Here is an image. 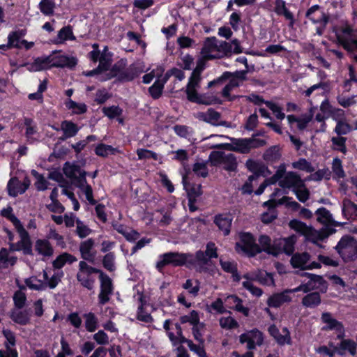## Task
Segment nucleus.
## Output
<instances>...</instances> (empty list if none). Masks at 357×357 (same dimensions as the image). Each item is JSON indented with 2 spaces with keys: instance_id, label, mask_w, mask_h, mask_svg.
<instances>
[{
  "instance_id": "37998d69",
  "label": "nucleus",
  "mask_w": 357,
  "mask_h": 357,
  "mask_svg": "<svg viewBox=\"0 0 357 357\" xmlns=\"http://www.w3.org/2000/svg\"><path fill=\"white\" fill-rule=\"evenodd\" d=\"M347 138L344 137H333L331 142L333 144V149L334 151L346 154L347 153V148L346 146Z\"/></svg>"
},
{
  "instance_id": "338daca9",
  "label": "nucleus",
  "mask_w": 357,
  "mask_h": 357,
  "mask_svg": "<svg viewBox=\"0 0 357 357\" xmlns=\"http://www.w3.org/2000/svg\"><path fill=\"white\" fill-rule=\"evenodd\" d=\"M220 326L225 329H234L239 326L238 321L233 317L229 316L227 317H221L220 319Z\"/></svg>"
},
{
  "instance_id": "72a5a7b5",
  "label": "nucleus",
  "mask_w": 357,
  "mask_h": 357,
  "mask_svg": "<svg viewBox=\"0 0 357 357\" xmlns=\"http://www.w3.org/2000/svg\"><path fill=\"white\" fill-rule=\"evenodd\" d=\"M97 204L96 200L93 197L92 188H91V206L96 205L95 206V213L98 219L102 223H105L107 220V215L106 214L105 206L102 204Z\"/></svg>"
},
{
  "instance_id": "1a4fd4ad",
  "label": "nucleus",
  "mask_w": 357,
  "mask_h": 357,
  "mask_svg": "<svg viewBox=\"0 0 357 357\" xmlns=\"http://www.w3.org/2000/svg\"><path fill=\"white\" fill-rule=\"evenodd\" d=\"M236 252L240 250L250 257H253L259 254V246L255 243V239L250 232H243L240 234V242L235 245Z\"/></svg>"
},
{
  "instance_id": "aec40b11",
  "label": "nucleus",
  "mask_w": 357,
  "mask_h": 357,
  "mask_svg": "<svg viewBox=\"0 0 357 357\" xmlns=\"http://www.w3.org/2000/svg\"><path fill=\"white\" fill-rule=\"evenodd\" d=\"M342 213L347 220H355L357 219V204L349 199H344L342 206Z\"/></svg>"
},
{
  "instance_id": "a211bd4d",
  "label": "nucleus",
  "mask_w": 357,
  "mask_h": 357,
  "mask_svg": "<svg viewBox=\"0 0 357 357\" xmlns=\"http://www.w3.org/2000/svg\"><path fill=\"white\" fill-rule=\"evenodd\" d=\"M291 301V297L287 295V291L284 290L282 292L274 293L270 296L266 301V304L269 307L278 308L284 303Z\"/></svg>"
},
{
  "instance_id": "c03bdc74",
  "label": "nucleus",
  "mask_w": 357,
  "mask_h": 357,
  "mask_svg": "<svg viewBox=\"0 0 357 357\" xmlns=\"http://www.w3.org/2000/svg\"><path fill=\"white\" fill-rule=\"evenodd\" d=\"M259 253L264 252L268 255H271L272 240L271 237L266 234H261L259 239Z\"/></svg>"
},
{
  "instance_id": "e433bc0d",
  "label": "nucleus",
  "mask_w": 357,
  "mask_h": 357,
  "mask_svg": "<svg viewBox=\"0 0 357 357\" xmlns=\"http://www.w3.org/2000/svg\"><path fill=\"white\" fill-rule=\"evenodd\" d=\"M17 261L14 256H10L9 251L6 248L0 250V269L6 268L9 266H13Z\"/></svg>"
},
{
  "instance_id": "2f4dec72",
  "label": "nucleus",
  "mask_w": 357,
  "mask_h": 357,
  "mask_svg": "<svg viewBox=\"0 0 357 357\" xmlns=\"http://www.w3.org/2000/svg\"><path fill=\"white\" fill-rule=\"evenodd\" d=\"M35 250L39 255L44 257H50L53 254V248L47 240H37L35 243Z\"/></svg>"
},
{
  "instance_id": "f3484780",
  "label": "nucleus",
  "mask_w": 357,
  "mask_h": 357,
  "mask_svg": "<svg viewBox=\"0 0 357 357\" xmlns=\"http://www.w3.org/2000/svg\"><path fill=\"white\" fill-rule=\"evenodd\" d=\"M305 16L312 22H328L329 17L324 9L319 5L311 6L306 12Z\"/></svg>"
},
{
  "instance_id": "412c9836",
  "label": "nucleus",
  "mask_w": 357,
  "mask_h": 357,
  "mask_svg": "<svg viewBox=\"0 0 357 357\" xmlns=\"http://www.w3.org/2000/svg\"><path fill=\"white\" fill-rule=\"evenodd\" d=\"M321 319L323 323L327 324L323 328V330H335L337 332L343 331L344 326L342 323L333 318L330 312H323Z\"/></svg>"
},
{
  "instance_id": "8fccbe9b",
  "label": "nucleus",
  "mask_w": 357,
  "mask_h": 357,
  "mask_svg": "<svg viewBox=\"0 0 357 357\" xmlns=\"http://www.w3.org/2000/svg\"><path fill=\"white\" fill-rule=\"evenodd\" d=\"M199 86L186 85L185 94L188 100L192 103L198 104L200 102V93H198L197 88Z\"/></svg>"
},
{
  "instance_id": "2eb2a0df",
  "label": "nucleus",
  "mask_w": 357,
  "mask_h": 357,
  "mask_svg": "<svg viewBox=\"0 0 357 357\" xmlns=\"http://www.w3.org/2000/svg\"><path fill=\"white\" fill-rule=\"evenodd\" d=\"M24 124L26 127L25 136L28 144H32L39 142L40 135L34 121L31 118L25 117Z\"/></svg>"
},
{
  "instance_id": "9b49d317",
  "label": "nucleus",
  "mask_w": 357,
  "mask_h": 357,
  "mask_svg": "<svg viewBox=\"0 0 357 357\" xmlns=\"http://www.w3.org/2000/svg\"><path fill=\"white\" fill-rule=\"evenodd\" d=\"M26 34L24 29L17 30L11 32L8 36V44L7 45H3L2 47H16V48H24L29 50L34 45L33 42H28L25 40H21V38Z\"/></svg>"
},
{
  "instance_id": "0eeeda50",
  "label": "nucleus",
  "mask_w": 357,
  "mask_h": 357,
  "mask_svg": "<svg viewBox=\"0 0 357 357\" xmlns=\"http://www.w3.org/2000/svg\"><path fill=\"white\" fill-rule=\"evenodd\" d=\"M98 274L100 282V293L98 294V303L105 305L109 301L110 296L114 291V284L110 277L102 270L91 266V274Z\"/></svg>"
},
{
  "instance_id": "13d9d810",
  "label": "nucleus",
  "mask_w": 357,
  "mask_h": 357,
  "mask_svg": "<svg viewBox=\"0 0 357 357\" xmlns=\"http://www.w3.org/2000/svg\"><path fill=\"white\" fill-rule=\"evenodd\" d=\"M203 70L204 67L199 64H197L196 68L192 70L187 84L199 86V82L201 81V73Z\"/></svg>"
},
{
  "instance_id": "6e6d98bb",
  "label": "nucleus",
  "mask_w": 357,
  "mask_h": 357,
  "mask_svg": "<svg viewBox=\"0 0 357 357\" xmlns=\"http://www.w3.org/2000/svg\"><path fill=\"white\" fill-rule=\"evenodd\" d=\"M102 112L109 119H114L122 114L123 109L119 106L112 105L102 107Z\"/></svg>"
},
{
  "instance_id": "58836bf2",
  "label": "nucleus",
  "mask_w": 357,
  "mask_h": 357,
  "mask_svg": "<svg viewBox=\"0 0 357 357\" xmlns=\"http://www.w3.org/2000/svg\"><path fill=\"white\" fill-rule=\"evenodd\" d=\"M223 169L228 172H236L238 167L236 157L233 153L225 154L222 162Z\"/></svg>"
},
{
  "instance_id": "f03ea898",
  "label": "nucleus",
  "mask_w": 357,
  "mask_h": 357,
  "mask_svg": "<svg viewBox=\"0 0 357 357\" xmlns=\"http://www.w3.org/2000/svg\"><path fill=\"white\" fill-rule=\"evenodd\" d=\"M126 66L127 59H121L114 65H111L107 71L102 73V74H96L95 76L101 82L116 78L117 82L123 83L132 82L139 77L142 72L135 64H131L128 68H126Z\"/></svg>"
},
{
  "instance_id": "79ce46f5",
  "label": "nucleus",
  "mask_w": 357,
  "mask_h": 357,
  "mask_svg": "<svg viewBox=\"0 0 357 357\" xmlns=\"http://www.w3.org/2000/svg\"><path fill=\"white\" fill-rule=\"evenodd\" d=\"M200 116L204 121L213 125H216L221 117L220 113L213 108H208L206 113H201Z\"/></svg>"
},
{
  "instance_id": "ea45409f",
  "label": "nucleus",
  "mask_w": 357,
  "mask_h": 357,
  "mask_svg": "<svg viewBox=\"0 0 357 357\" xmlns=\"http://www.w3.org/2000/svg\"><path fill=\"white\" fill-rule=\"evenodd\" d=\"M331 168L334 179L344 178L346 176V174L342 166V162L339 158L336 157L333 158Z\"/></svg>"
},
{
  "instance_id": "680f3d73",
  "label": "nucleus",
  "mask_w": 357,
  "mask_h": 357,
  "mask_svg": "<svg viewBox=\"0 0 357 357\" xmlns=\"http://www.w3.org/2000/svg\"><path fill=\"white\" fill-rule=\"evenodd\" d=\"M192 172L196 176L206 178L208 175V169L206 162H195L192 166Z\"/></svg>"
},
{
  "instance_id": "052dcab7",
  "label": "nucleus",
  "mask_w": 357,
  "mask_h": 357,
  "mask_svg": "<svg viewBox=\"0 0 357 357\" xmlns=\"http://www.w3.org/2000/svg\"><path fill=\"white\" fill-rule=\"evenodd\" d=\"M315 213L317 215V221L319 222L328 224L332 220V214L324 207L318 208Z\"/></svg>"
},
{
  "instance_id": "603ef678",
  "label": "nucleus",
  "mask_w": 357,
  "mask_h": 357,
  "mask_svg": "<svg viewBox=\"0 0 357 357\" xmlns=\"http://www.w3.org/2000/svg\"><path fill=\"white\" fill-rule=\"evenodd\" d=\"M296 241V236L291 235L287 238H283V250L282 253L288 256L292 255L295 250V243Z\"/></svg>"
},
{
  "instance_id": "864d4df0",
  "label": "nucleus",
  "mask_w": 357,
  "mask_h": 357,
  "mask_svg": "<svg viewBox=\"0 0 357 357\" xmlns=\"http://www.w3.org/2000/svg\"><path fill=\"white\" fill-rule=\"evenodd\" d=\"M26 285L33 290H44L47 287V283L38 279L36 277H30L25 280Z\"/></svg>"
},
{
  "instance_id": "a878e982",
  "label": "nucleus",
  "mask_w": 357,
  "mask_h": 357,
  "mask_svg": "<svg viewBox=\"0 0 357 357\" xmlns=\"http://www.w3.org/2000/svg\"><path fill=\"white\" fill-rule=\"evenodd\" d=\"M10 317L15 323L20 325H26L30 321L29 312L18 308L11 310Z\"/></svg>"
},
{
  "instance_id": "49530a36",
  "label": "nucleus",
  "mask_w": 357,
  "mask_h": 357,
  "mask_svg": "<svg viewBox=\"0 0 357 357\" xmlns=\"http://www.w3.org/2000/svg\"><path fill=\"white\" fill-rule=\"evenodd\" d=\"M200 102L199 105H211L222 104V100L212 93H200Z\"/></svg>"
},
{
  "instance_id": "de8ad7c7",
  "label": "nucleus",
  "mask_w": 357,
  "mask_h": 357,
  "mask_svg": "<svg viewBox=\"0 0 357 357\" xmlns=\"http://www.w3.org/2000/svg\"><path fill=\"white\" fill-rule=\"evenodd\" d=\"M61 129L66 138L75 136L78 131L77 125L68 121H63L61 123Z\"/></svg>"
},
{
  "instance_id": "c85d7f7f",
  "label": "nucleus",
  "mask_w": 357,
  "mask_h": 357,
  "mask_svg": "<svg viewBox=\"0 0 357 357\" xmlns=\"http://www.w3.org/2000/svg\"><path fill=\"white\" fill-rule=\"evenodd\" d=\"M274 11L278 15L284 16L289 22H295L293 13L286 7L284 0H275Z\"/></svg>"
},
{
  "instance_id": "6e6552de",
  "label": "nucleus",
  "mask_w": 357,
  "mask_h": 357,
  "mask_svg": "<svg viewBox=\"0 0 357 357\" xmlns=\"http://www.w3.org/2000/svg\"><path fill=\"white\" fill-rule=\"evenodd\" d=\"M317 351L319 353H323L329 357H333L336 354L342 356L346 354L347 351H348L351 356H355L357 354V344L356 342L351 339H343L338 344L337 347H334V349H331L328 347L323 345L319 347Z\"/></svg>"
},
{
  "instance_id": "09e8293b",
  "label": "nucleus",
  "mask_w": 357,
  "mask_h": 357,
  "mask_svg": "<svg viewBox=\"0 0 357 357\" xmlns=\"http://www.w3.org/2000/svg\"><path fill=\"white\" fill-rule=\"evenodd\" d=\"M292 167L298 170L305 171L307 173H312L314 171V167L312 165L311 162L303 158H299L297 161L293 162Z\"/></svg>"
},
{
  "instance_id": "9d476101",
  "label": "nucleus",
  "mask_w": 357,
  "mask_h": 357,
  "mask_svg": "<svg viewBox=\"0 0 357 357\" xmlns=\"http://www.w3.org/2000/svg\"><path fill=\"white\" fill-rule=\"evenodd\" d=\"M51 66L56 68H74L77 63V60L74 56H69L63 54L61 51H54L50 55Z\"/></svg>"
},
{
  "instance_id": "423d86ee",
  "label": "nucleus",
  "mask_w": 357,
  "mask_h": 357,
  "mask_svg": "<svg viewBox=\"0 0 357 357\" xmlns=\"http://www.w3.org/2000/svg\"><path fill=\"white\" fill-rule=\"evenodd\" d=\"M335 250L346 263L357 259V240L351 235H344L335 247Z\"/></svg>"
},
{
  "instance_id": "20e7f679",
  "label": "nucleus",
  "mask_w": 357,
  "mask_h": 357,
  "mask_svg": "<svg viewBox=\"0 0 357 357\" xmlns=\"http://www.w3.org/2000/svg\"><path fill=\"white\" fill-rule=\"evenodd\" d=\"M65 175L70 178L72 183L80 189L86 200L89 201V185L87 184L86 174L78 165L66 162L63 167Z\"/></svg>"
},
{
  "instance_id": "b1692460",
  "label": "nucleus",
  "mask_w": 357,
  "mask_h": 357,
  "mask_svg": "<svg viewBox=\"0 0 357 357\" xmlns=\"http://www.w3.org/2000/svg\"><path fill=\"white\" fill-rule=\"evenodd\" d=\"M252 281L259 282L262 285L275 286L273 275L271 273L259 270L252 275Z\"/></svg>"
},
{
  "instance_id": "f704fd0d",
  "label": "nucleus",
  "mask_w": 357,
  "mask_h": 357,
  "mask_svg": "<svg viewBox=\"0 0 357 357\" xmlns=\"http://www.w3.org/2000/svg\"><path fill=\"white\" fill-rule=\"evenodd\" d=\"M77 261V259L73 255L63 252L59 255L52 262L53 267L56 269L61 268L66 264H72Z\"/></svg>"
},
{
  "instance_id": "774afa93",
  "label": "nucleus",
  "mask_w": 357,
  "mask_h": 357,
  "mask_svg": "<svg viewBox=\"0 0 357 357\" xmlns=\"http://www.w3.org/2000/svg\"><path fill=\"white\" fill-rule=\"evenodd\" d=\"M296 198L299 202L305 203L310 198V191L306 187L305 182L304 183V187H300L293 191Z\"/></svg>"
},
{
  "instance_id": "cd10ccee",
  "label": "nucleus",
  "mask_w": 357,
  "mask_h": 357,
  "mask_svg": "<svg viewBox=\"0 0 357 357\" xmlns=\"http://www.w3.org/2000/svg\"><path fill=\"white\" fill-rule=\"evenodd\" d=\"M245 166L248 170L255 174L256 177L263 175L266 170L269 172L268 167L264 164L252 159L247 160Z\"/></svg>"
},
{
  "instance_id": "4c0bfd02",
  "label": "nucleus",
  "mask_w": 357,
  "mask_h": 357,
  "mask_svg": "<svg viewBox=\"0 0 357 357\" xmlns=\"http://www.w3.org/2000/svg\"><path fill=\"white\" fill-rule=\"evenodd\" d=\"M66 109L73 114H81L87 111V106L84 103H79L73 101L70 98L67 99L64 102Z\"/></svg>"
},
{
  "instance_id": "a19ab883",
  "label": "nucleus",
  "mask_w": 357,
  "mask_h": 357,
  "mask_svg": "<svg viewBox=\"0 0 357 357\" xmlns=\"http://www.w3.org/2000/svg\"><path fill=\"white\" fill-rule=\"evenodd\" d=\"M275 204L276 206L285 205L287 208H291L294 211H297L301 207L300 204L289 196H284L278 200H275Z\"/></svg>"
},
{
  "instance_id": "5fc2aeb1",
  "label": "nucleus",
  "mask_w": 357,
  "mask_h": 357,
  "mask_svg": "<svg viewBox=\"0 0 357 357\" xmlns=\"http://www.w3.org/2000/svg\"><path fill=\"white\" fill-rule=\"evenodd\" d=\"M164 87L165 86L159 82V80H155L149 88V93L153 100H158L162 96Z\"/></svg>"
},
{
  "instance_id": "39448f33",
  "label": "nucleus",
  "mask_w": 357,
  "mask_h": 357,
  "mask_svg": "<svg viewBox=\"0 0 357 357\" xmlns=\"http://www.w3.org/2000/svg\"><path fill=\"white\" fill-rule=\"evenodd\" d=\"M12 212V208L8 207L6 209H3L2 211V214L4 216H9L10 220L13 222V225L15 226L17 231L18 232L20 241H18L17 243H10V249L12 251H20V250H24L25 252H27L28 250H30V238L28 232L26 231V229L24 228L22 224L21 223L20 220L15 217L14 215L10 214Z\"/></svg>"
},
{
  "instance_id": "5701e85b",
  "label": "nucleus",
  "mask_w": 357,
  "mask_h": 357,
  "mask_svg": "<svg viewBox=\"0 0 357 357\" xmlns=\"http://www.w3.org/2000/svg\"><path fill=\"white\" fill-rule=\"evenodd\" d=\"M310 259V255L307 252L296 253L292 255L290 263L293 268L304 271L305 270L306 264Z\"/></svg>"
},
{
  "instance_id": "c756f323",
  "label": "nucleus",
  "mask_w": 357,
  "mask_h": 357,
  "mask_svg": "<svg viewBox=\"0 0 357 357\" xmlns=\"http://www.w3.org/2000/svg\"><path fill=\"white\" fill-rule=\"evenodd\" d=\"M321 298L319 292L314 291L307 294L302 299L303 306L314 308L321 304Z\"/></svg>"
},
{
  "instance_id": "7c9ffc66",
  "label": "nucleus",
  "mask_w": 357,
  "mask_h": 357,
  "mask_svg": "<svg viewBox=\"0 0 357 357\" xmlns=\"http://www.w3.org/2000/svg\"><path fill=\"white\" fill-rule=\"evenodd\" d=\"M229 139L235 145V148L233 149L234 152L241 154H248L250 153L248 138L229 137Z\"/></svg>"
},
{
  "instance_id": "4d7b16f0",
  "label": "nucleus",
  "mask_w": 357,
  "mask_h": 357,
  "mask_svg": "<svg viewBox=\"0 0 357 357\" xmlns=\"http://www.w3.org/2000/svg\"><path fill=\"white\" fill-rule=\"evenodd\" d=\"M115 255L113 252L107 253L102 259L103 267L109 272H113L116 270L115 266Z\"/></svg>"
},
{
  "instance_id": "f8f14e48",
  "label": "nucleus",
  "mask_w": 357,
  "mask_h": 357,
  "mask_svg": "<svg viewBox=\"0 0 357 357\" xmlns=\"http://www.w3.org/2000/svg\"><path fill=\"white\" fill-rule=\"evenodd\" d=\"M305 180L296 172L289 171L286 174L285 177L279 181V186L283 189L291 190L292 192L296 188L304 187Z\"/></svg>"
},
{
  "instance_id": "a18cd8bd",
  "label": "nucleus",
  "mask_w": 357,
  "mask_h": 357,
  "mask_svg": "<svg viewBox=\"0 0 357 357\" xmlns=\"http://www.w3.org/2000/svg\"><path fill=\"white\" fill-rule=\"evenodd\" d=\"M352 130L351 126L345 121L344 119L337 120L336 126L334 128V132L339 137H343L349 133Z\"/></svg>"
},
{
  "instance_id": "bb28decb",
  "label": "nucleus",
  "mask_w": 357,
  "mask_h": 357,
  "mask_svg": "<svg viewBox=\"0 0 357 357\" xmlns=\"http://www.w3.org/2000/svg\"><path fill=\"white\" fill-rule=\"evenodd\" d=\"M50 55L47 56L38 57L33 63L29 64V70L31 71H40L51 68Z\"/></svg>"
},
{
  "instance_id": "7ed1b4c3",
  "label": "nucleus",
  "mask_w": 357,
  "mask_h": 357,
  "mask_svg": "<svg viewBox=\"0 0 357 357\" xmlns=\"http://www.w3.org/2000/svg\"><path fill=\"white\" fill-rule=\"evenodd\" d=\"M93 50L91 51V61L96 63L99 62L98 66L91 70V77H94L96 74H102L107 71L111 66L113 61L114 54L109 51L108 47L103 46V49L100 50L98 43L91 45Z\"/></svg>"
},
{
  "instance_id": "4468645a",
  "label": "nucleus",
  "mask_w": 357,
  "mask_h": 357,
  "mask_svg": "<svg viewBox=\"0 0 357 357\" xmlns=\"http://www.w3.org/2000/svg\"><path fill=\"white\" fill-rule=\"evenodd\" d=\"M226 306L233 310L243 314L245 317L250 314V309L243 305V300L236 294L227 296L225 300Z\"/></svg>"
},
{
  "instance_id": "dca6fc26",
  "label": "nucleus",
  "mask_w": 357,
  "mask_h": 357,
  "mask_svg": "<svg viewBox=\"0 0 357 357\" xmlns=\"http://www.w3.org/2000/svg\"><path fill=\"white\" fill-rule=\"evenodd\" d=\"M218 41L215 37L207 38L204 42L202 53L207 60H213L215 59L222 58V55L220 54H212L213 52L217 50Z\"/></svg>"
},
{
  "instance_id": "69168bd1",
  "label": "nucleus",
  "mask_w": 357,
  "mask_h": 357,
  "mask_svg": "<svg viewBox=\"0 0 357 357\" xmlns=\"http://www.w3.org/2000/svg\"><path fill=\"white\" fill-rule=\"evenodd\" d=\"M39 7L43 14L50 15L54 13L55 3L54 0H42L39 3Z\"/></svg>"
},
{
  "instance_id": "6ab92c4d",
  "label": "nucleus",
  "mask_w": 357,
  "mask_h": 357,
  "mask_svg": "<svg viewBox=\"0 0 357 357\" xmlns=\"http://www.w3.org/2000/svg\"><path fill=\"white\" fill-rule=\"evenodd\" d=\"M232 218L230 215L226 213H219L214 217L213 222L221 230L225 236L230 233Z\"/></svg>"
},
{
  "instance_id": "bf43d9fd",
  "label": "nucleus",
  "mask_w": 357,
  "mask_h": 357,
  "mask_svg": "<svg viewBox=\"0 0 357 357\" xmlns=\"http://www.w3.org/2000/svg\"><path fill=\"white\" fill-rule=\"evenodd\" d=\"M32 174L36 177L35 186L38 191H44L48 188L49 183L45 177L36 170H32Z\"/></svg>"
},
{
  "instance_id": "e2e57ef3",
  "label": "nucleus",
  "mask_w": 357,
  "mask_h": 357,
  "mask_svg": "<svg viewBox=\"0 0 357 357\" xmlns=\"http://www.w3.org/2000/svg\"><path fill=\"white\" fill-rule=\"evenodd\" d=\"M282 331L284 335L280 334L275 339L278 344L280 346H284V344L291 345L292 340L289 329L287 327H284L282 328Z\"/></svg>"
},
{
  "instance_id": "ddd939ff",
  "label": "nucleus",
  "mask_w": 357,
  "mask_h": 357,
  "mask_svg": "<svg viewBox=\"0 0 357 357\" xmlns=\"http://www.w3.org/2000/svg\"><path fill=\"white\" fill-rule=\"evenodd\" d=\"M30 181L26 178L22 182L17 178H11L7 185L8 195L15 197L18 195L23 194L28 189Z\"/></svg>"
},
{
  "instance_id": "3c124183",
  "label": "nucleus",
  "mask_w": 357,
  "mask_h": 357,
  "mask_svg": "<svg viewBox=\"0 0 357 357\" xmlns=\"http://www.w3.org/2000/svg\"><path fill=\"white\" fill-rule=\"evenodd\" d=\"M183 188L187 192L188 199L197 200V198L202 194V185L200 184L195 185L189 182V184L186 185V188Z\"/></svg>"
},
{
  "instance_id": "473e14b6",
  "label": "nucleus",
  "mask_w": 357,
  "mask_h": 357,
  "mask_svg": "<svg viewBox=\"0 0 357 357\" xmlns=\"http://www.w3.org/2000/svg\"><path fill=\"white\" fill-rule=\"evenodd\" d=\"M95 153L98 156L105 158L109 155L121 153V151L118 148H114L111 145L100 143L95 148Z\"/></svg>"
},
{
  "instance_id": "c9c22d12",
  "label": "nucleus",
  "mask_w": 357,
  "mask_h": 357,
  "mask_svg": "<svg viewBox=\"0 0 357 357\" xmlns=\"http://www.w3.org/2000/svg\"><path fill=\"white\" fill-rule=\"evenodd\" d=\"M289 227L302 235L307 236L312 231V227H308L305 222L297 219L291 220L289 223Z\"/></svg>"
},
{
  "instance_id": "f257e3e1",
  "label": "nucleus",
  "mask_w": 357,
  "mask_h": 357,
  "mask_svg": "<svg viewBox=\"0 0 357 357\" xmlns=\"http://www.w3.org/2000/svg\"><path fill=\"white\" fill-rule=\"evenodd\" d=\"M157 261L155 268L159 272H162L165 267L172 266L174 267L185 266L190 268L196 264L197 261L206 265L208 264L209 259L205 252L198 250L195 255L190 252H168L160 255Z\"/></svg>"
},
{
  "instance_id": "393cba45",
  "label": "nucleus",
  "mask_w": 357,
  "mask_h": 357,
  "mask_svg": "<svg viewBox=\"0 0 357 357\" xmlns=\"http://www.w3.org/2000/svg\"><path fill=\"white\" fill-rule=\"evenodd\" d=\"M77 279L82 286L89 288V266L84 261H81L79 263Z\"/></svg>"
},
{
  "instance_id": "0e129e2a",
  "label": "nucleus",
  "mask_w": 357,
  "mask_h": 357,
  "mask_svg": "<svg viewBox=\"0 0 357 357\" xmlns=\"http://www.w3.org/2000/svg\"><path fill=\"white\" fill-rule=\"evenodd\" d=\"M310 281L313 285H315L316 289H319L321 293L326 292L328 284L322 276L314 274V275L311 278Z\"/></svg>"
},
{
  "instance_id": "4be33fe9",
  "label": "nucleus",
  "mask_w": 357,
  "mask_h": 357,
  "mask_svg": "<svg viewBox=\"0 0 357 357\" xmlns=\"http://www.w3.org/2000/svg\"><path fill=\"white\" fill-rule=\"evenodd\" d=\"M264 160L268 164L278 162L282 158V149L280 145H273L268 148L262 156Z\"/></svg>"
}]
</instances>
